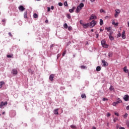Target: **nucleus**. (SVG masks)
Masks as SVG:
<instances>
[{
    "label": "nucleus",
    "mask_w": 129,
    "mask_h": 129,
    "mask_svg": "<svg viewBox=\"0 0 129 129\" xmlns=\"http://www.w3.org/2000/svg\"><path fill=\"white\" fill-rule=\"evenodd\" d=\"M127 25H128V27H129V22H128Z\"/></svg>",
    "instance_id": "63"
},
{
    "label": "nucleus",
    "mask_w": 129,
    "mask_h": 129,
    "mask_svg": "<svg viewBox=\"0 0 129 129\" xmlns=\"http://www.w3.org/2000/svg\"><path fill=\"white\" fill-rule=\"evenodd\" d=\"M100 13H104V10H103V9H101L100 10Z\"/></svg>",
    "instance_id": "44"
},
{
    "label": "nucleus",
    "mask_w": 129,
    "mask_h": 129,
    "mask_svg": "<svg viewBox=\"0 0 129 129\" xmlns=\"http://www.w3.org/2000/svg\"><path fill=\"white\" fill-rule=\"evenodd\" d=\"M123 69L125 73H128V70L126 69V67H124Z\"/></svg>",
    "instance_id": "16"
},
{
    "label": "nucleus",
    "mask_w": 129,
    "mask_h": 129,
    "mask_svg": "<svg viewBox=\"0 0 129 129\" xmlns=\"http://www.w3.org/2000/svg\"><path fill=\"white\" fill-rule=\"evenodd\" d=\"M81 68L82 69H85V68H86V67H85V66H81Z\"/></svg>",
    "instance_id": "33"
},
{
    "label": "nucleus",
    "mask_w": 129,
    "mask_h": 129,
    "mask_svg": "<svg viewBox=\"0 0 129 129\" xmlns=\"http://www.w3.org/2000/svg\"><path fill=\"white\" fill-rule=\"evenodd\" d=\"M112 24L113 25H115V22H114V20H112Z\"/></svg>",
    "instance_id": "48"
},
{
    "label": "nucleus",
    "mask_w": 129,
    "mask_h": 129,
    "mask_svg": "<svg viewBox=\"0 0 129 129\" xmlns=\"http://www.w3.org/2000/svg\"><path fill=\"white\" fill-rule=\"evenodd\" d=\"M124 34H125V32L124 31V30H123L121 34V37L122 39H125V35H124Z\"/></svg>",
    "instance_id": "14"
},
{
    "label": "nucleus",
    "mask_w": 129,
    "mask_h": 129,
    "mask_svg": "<svg viewBox=\"0 0 129 129\" xmlns=\"http://www.w3.org/2000/svg\"><path fill=\"white\" fill-rule=\"evenodd\" d=\"M93 129H96V127H93Z\"/></svg>",
    "instance_id": "58"
},
{
    "label": "nucleus",
    "mask_w": 129,
    "mask_h": 129,
    "mask_svg": "<svg viewBox=\"0 0 129 129\" xmlns=\"http://www.w3.org/2000/svg\"><path fill=\"white\" fill-rule=\"evenodd\" d=\"M123 99L125 101H128L129 100V96L128 95H125L123 97Z\"/></svg>",
    "instance_id": "10"
},
{
    "label": "nucleus",
    "mask_w": 129,
    "mask_h": 129,
    "mask_svg": "<svg viewBox=\"0 0 129 129\" xmlns=\"http://www.w3.org/2000/svg\"><path fill=\"white\" fill-rule=\"evenodd\" d=\"M54 77H55V75L54 74H51L49 76V79L50 81H53L54 80Z\"/></svg>",
    "instance_id": "9"
},
{
    "label": "nucleus",
    "mask_w": 129,
    "mask_h": 129,
    "mask_svg": "<svg viewBox=\"0 0 129 129\" xmlns=\"http://www.w3.org/2000/svg\"><path fill=\"white\" fill-rule=\"evenodd\" d=\"M64 6H65V7H68V4L67 3V1H66L64 4H63Z\"/></svg>",
    "instance_id": "29"
},
{
    "label": "nucleus",
    "mask_w": 129,
    "mask_h": 129,
    "mask_svg": "<svg viewBox=\"0 0 129 129\" xmlns=\"http://www.w3.org/2000/svg\"><path fill=\"white\" fill-rule=\"evenodd\" d=\"M116 120H117V118H114V119H113L114 122H116Z\"/></svg>",
    "instance_id": "40"
},
{
    "label": "nucleus",
    "mask_w": 129,
    "mask_h": 129,
    "mask_svg": "<svg viewBox=\"0 0 129 129\" xmlns=\"http://www.w3.org/2000/svg\"><path fill=\"white\" fill-rule=\"evenodd\" d=\"M51 10H54V6L51 7Z\"/></svg>",
    "instance_id": "52"
},
{
    "label": "nucleus",
    "mask_w": 129,
    "mask_h": 129,
    "mask_svg": "<svg viewBox=\"0 0 129 129\" xmlns=\"http://www.w3.org/2000/svg\"><path fill=\"white\" fill-rule=\"evenodd\" d=\"M68 30L69 31H72V27L71 26H69Z\"/></svg>",
    "instance_id": "32"
},
{
    "label": "nucleus",
    "mask_w": 129,
    "mask_h": 129,
    "mask_svg": "<svg viewBox=\"0 0 129 129\" xmlns=\"http://www.w3.org/2000/svg\"><path fill=\"white\" fill-rule=\"evenodd\" d=\"M7 57H8V58H12V55H11V54H8V55H7Z\"/></svg>",
    "instance_id": "38"
},
{
    "label": "nucleus",
    "mask_w": 129,
    "mask_h": 129,
    "mask_svg": "<svg viewBox=\"0 0 129 129\" xmlns=\"http://www.w3.org/2000/svg\"><path fill=\"white\" fill-rule=\"evenodd\" d=\"M108 16H106L105 17V19H108Z\"/></svg>",
    "instance_id": "59"
},
{
    "label": "nucleus",
    "mask_w": 129,
    "mask_h": 129,
    "mask_svg": "<svg viewBox=\"0 0 129 129\" xmlns=\"http://www.w3.org/2000/svg\"><path fill=\"white\" fill-rule=\"evenodd\" d=\"M2 22H3L4 23H6V20L5 19H3V20H2Z\"/></svg>",
    "instance_id": "53"
},
{
    "label": "nucleus",
    "mask_w": 129,
    "mask_h": 129,
    "mask_svg": "<svg viewBox=\"0 0 129 129\" xmlns=\"http://www.w3.org/2000/svg\"><path fill=\"white\" fill-rule=\"evenodd\" d=\"M71 128H74V129L77 128V127H76V126H75V125H71Z\"/></svg>",
    "instance_id": "27"
},
{
    "label": "nucleus",
    "mask_w": 129,
    "mask_h": 129,
    "mask_svg": "<svg viewBox=\"0 0 129 129\" xmlns=\"http://www.w3.org/2000/svg\"><path fill=\"white\" fill-rule=\"evenodd\" d=\"M58 6L59 7H62V6H63V4L62 3H58Z\"/></svg>",
    "instance_id": "37"
},
{
    "label": "nucleus",
    "mask_w": 129,
    "mask_h": 129,
    "mask_svg": "<svg viewBox=\"0 0 129 129\" xmlns=\"http://www.w3.org/2000/svg\"><path fill=\"white\" fill-rule=\"evenodd\" d=\"M12 73L13 75L16 76V75L18 74V70H17V69H14L12 70Z\"/></svg>",
    "instance_id": "6"
},
{
    "label": "nucleus",
    "mask_w": 129,
    "mask_h": 129,
    "mask_svg": "<svg viewBox=\"0 0 129 129\" xmlns=\"http://www.w3.org/2000/svg\"><path fill=\"white\" fill-rule=\"evenodd\" d=\"M58 110H59V109H55V110H54L53 112L54 114H59Z\"/></svg>",
    "instance_id": "17"
},
{
    "label": "nucleus",
    "mask_w": 129,
    "mask_h": 129,
    "mask_svg": "<svg viewBox=\"0 0 129 129\" xmlns=\"http://www.w3.org/2000/svg\"><path fill=\"white\" fill-rule=\"evenodd\" d=\"M95 19H96V16H95L93 14H92L90 17V21H91L92 20H95Z\"/></svg>",
    "instance_id": "11"
},
{
    "label": "nucleus",
    "mask_w": 129,
    "mask_h": 129,
    "mask_svg": "<svg viewBox=\"0 0 129 129\" xmlns=\"http://www.w3.org/2000/svg\"><path fill=\"white\" fill-rule=\"evenodd\" d=\"M112 34H113V32L110 31L109 36H111V35H112Z\"/></svg>",
    "instance_id": "39"
},
{
    "label": "nucleus",
    "mask_w": 129,
    "mask_h": 129,
    "mask_svg": "<svg viewBox=\"0 0 129 129\" xmlns=\"http://www.w3.org/2000/svg\"><path fill=\"white\" fill-rule=\"evenodd\" d=\"M109 38L111 41H113V40H114V38L112 35H109Z\"/></svg>",
    "instance_id": "18"
},
{
    "label": "nucleus",
    "mask_w": 129,
    "mask_h": 129,
    "mask_svg": "<svg viewBox=\"0 0 129 129\" xmlns=\"http://www.w3.org/2000/svg\"><path fill=\"white\" fill-rule=\"evenodd\" d=\"M8 34L9 35V36H10V37H13V35L12 34V33H11V32H9V33H8Z\"/></svg>",
    "instance_id": "43"
},
{
    "label": "nucleus",
    "mask_w": 129,
    "mask_h": 129,
    "mask_svg": "<svg viewBox=\"0 0 129 129\" xmlns=\"http://www.w3.org/2000/svg\"><path fill=\"white\" fill-rule=\"evenodd\" d=\"M4 84H5V82H0V88H2V87H3Z\"/></svg>",
    "instance_id": "21"
},
{
    "label": "nucleus",
    "mask_w": 129,
    "mask_h": 129,
    "mask_svg": "<svg viewBox=\"0 0 129 129\" xmlns=\"http://www.w3.org/2000/svg\"><path fill=\"white\" fill-rule=\"evenodd\" d=\"M38 16L37 15V14L35 13L33 14V17L34 18V19H37V18H38Z\"/></svg>",
    "instance_id": "23"
},
{
    "label": "nucleus",
    "mask_w": 129,
    "mask_h": 129,
    "mask_svg": "<svg viewBox=\"0 0 129 129\" xmlns=\"http://www.w3.org/2000/svg\"><path fill=\"white\" fill-rule=\"evenodd\" d=\"M84 7V4L83 3H81L77 8L76 10V13L77 14H78L80 12V10H82L83 9V7Z\"/></svg>",
    "instance_id": "1"
},
{
    "label": "nucleus",
    "mask_w": 129,
    "mask_h": 129,
    "mask_svg": "<svg viewBox=\"0 0 129 129\" xmlns=\"http://www.w3.org/2000/svg\"><path fill=\"white\" fill-rule=\"evenodd\" d=\"M8 104V102L6 101L5 102H1L0 104V108H3V106L7 105Z\"/></svg>",
    "instance_id": "7"
},
{
    "label": "nucleus",
    "mask_w": 129,
    "mask_h": 129,
    "mask_svg": "<svg viewBox=\"0 0 129 129\" xmlns=\"http://www.w3.org/2000/svg\"><path fill=\"white\" fill-rule=\"evenodd\" d=\"M50 11H51V8H50V7H48L47 8V12H50Z\"/></svg>",
    "instance_id": "42"
},
{
    "label": "nucleus",
    "mask_w": 129,
    "mask_h": 129,
    "mask_svg": "<svg viewBox=\"0 0 129 129\" xmlns=\"http://www.w3.org/2000/svg\"><path fill=\"white\" fill-rule=\"evenodd\" d=\"M27 15H28V12H25L24 13V17L25 19H27Z\"/></svg>",
    "instance_id": "19"
},
{
    "label": "nucleus",
    "mask_w": 129,
    "mask_h": 129,
    "mask_svg": "<svg viewBox=\"0 0 129 129\" xmlns=\"http://www.w3.org/2000/svg\"><path fill=\"white\" fill-rule=\"evenodd\" d=\"M127 113H125L123 116V117H124V118H126L127 117Z\"/></svg>",
    "instance_id": "28"
},
{
    "label": "nucleus",
    "mask_w": 129,
    "mask_h": 129,
    "mask_svg": "<svg viewBox=\"0 0 129 129\" xmlns=\"http://www.w3.org/2000/svg\"><path fill=\"white\" fill-rule=\"evenodd\" d=\"M101 45L104 48H107V47H108V45H107V44H105V40H103L101 41Z\"/></svg>",
    "instance_id": "5"
},
{
    "label": "nucleus",
    "mask_w": 129,
    "mask_h": 129,
    "mask_svg": "<svg viewBox=\"0 0 129 129\" xmlns=\"http://www.w3.org/2000/svg\"><path fill=\"white\" fill-rule=\"evenodd\" d=\"M66 54V50H64V51L62 53V57H64L65 55Z\"/></svg>",
    "instance_id": "34"
},
{
    "label": "nucleus",
    "mask_w": 129,
    "mask_h": 129,
    "mask_svg": "<svg viewBox=\"0 0 129 129\" xmlns=\"http://www.w3.org/2000/svg\"><path fill=\"white\" fill-rule=\"evenodd\" d=\"M110 116V113L109 112L107 113V116Z\"/></svg>",
    "instance_id": "47"
},
{
    "label": "nucleus",
    "mask_w": 129,
    "mask_h": 129,
    "mask_svg": "<svg viewBox=\"0 0 129 129\" xmlns=\"http://www.w3.org/2000/svg\"><path fill=\"white\" fill-rule=\"evenodd\" d=\"M102 63L104 67H107V66H108V63L105 61V60H102Z\"/></svg>",
    "instance_id": "8"
},
{
    "label": "nucleus",
    "mask_w": 129,
    "mask_h": 129,
    "mask_svg": "<svg viewBox=\"0 0 129 129\" xmlns=\"http://www.w3.org/2000/svg\"><path fill=\"white\" fill-rule=\"evenodd\" d=\"M36 1H40V0H36Z\"/></svg>",
    "instance_id": "64"
},
{
    "label": "nucleus",
    "mask_w": 129,
    "mask_h": 129,
    "mask_svg": "<svg viewBox=\"0 0 129 129\" xmlns=\"http://www.w3.org/2000/svg\"><path fill=\"white\" fill-rule=\"evenodd\" d=\"M5 113H6V112H3L2 113V114H5Z\"/></svg>",
    "instance_id": "57"
},
{
    "label": "nucleus",
    "mask_w": 129,
    "mask_h": 129,
    "mask_svg": "<svg viewBox=\"0 0 129 129\" xmlns=\"http://www.w3.org/2000/svg\"><path fill=\"white\" fill-rule=\"evenodd\" d=\"M108 56H109V57H112V53H111V52H109V53H108Z\"/></svg>",
    "instance_id": "31"
},
{
    "label": "nucleus",
    "mask_w": 129,
    "mask_h": 129,
    "mask_svg": "<svg viewBox=\"0 0 129 129\" xmlns=\"http://www.w3.org/2000/svg\"><path fill=\"white\" fill-rule=\"evenodd\" d=\"M101 70V68H100V67L99 66H98L97 68H96V71H100Z\"/></svg>",
    "instance_id": "20"
},
{
    "label": "nucleus",
    "mask_w": 129,
    "mask_h": 129,
    "mask_svg": "<svg viewBox=\"0 0 129 129\" xmlns=\"http://www.w3.org/2000/svg\"><path fill=\"white\" fill-rule=\"evenodd\" d=\"M114 114L116 115V116H119V114L117 112H115Z\"/></svg>",
    "instance_id": "35"
},
{
    "label": "nucleus",
    "mask_w": 129,
    "mask_h": 129,
    "mask_svg": "<svg viewBox=\"0 0 129 129\" xmlns=\"http://www.w3.org/2000/svg\"><path fill=\"white\" fill-rule=\"evenodd\" d=\"M67 17H68V19H70V18H71V16L70 15H69V14H68V15H67Z\"/></svg>",
    "instance_id": "45"
},
{
    "label": "nucleus",
    "mask_w": 129,
    "mask_h": 129,
    "mask_svg": "<svg viewBox=\"0 0 129 129\" xmlns=\"http://www.w3.org/2000/svg\"><path fill=\"white\" fill-rule=\"evenodd\" d=\"M80 23L81 24V25H82V26H83L84 23H82V21H80Z\"/></svg>",
    "instance_id": "49"
},
{
    "label": "nucleus",
    "mask_w": 129,
    "mask_h": 129,
    "mask_svg": "<svg viewBox=\"0 0 129 129\" xmlns=\"http://www.w3.org/2000/svg\"><path fill=\"white\" fill-rule=\"evenodd\" d=\"M120 36H121V34L120 33H118V34H117V37H118V38H119V37H120Z\"/></svg>",
    "instance_id": "46"
},
{
    "label": "nucleus",
    "mask_w": 129,
    "mask_h": 129,
    "mask_svg": "<svg viewBox=\"0 0 129 129\" xmlns=\"http://www.w3.org/2000/svg\"><path fill=\"white\" fill-rule=\"evenodd\" d=\"M110 90H113V86H111L110 87Z\"/></svg>",
    "instance_id": "41"
},
{
    "label": "nucleus",
    "mask_w": 129,
    "mask_h": 129,
    "mask_svg": "<svg viewBox=\"0 0 129 129\" xmlns=\"http://www.w3.org/2000/svg\"><path fill=\"white\" fill-rule=\"evenodd\" d=\"M91 32H94L93 29H91Z\"/></svg>",
    "instance_id": "60"
},
{
    "label": "nucleus",
    "mask_w": 129,
    "mask_h": 129,
    "mask_svg": "<svg viewBox=\"0 0 129 129\" xmlns=\"http://www.w3.org/2000/svg\"><path fill=\"white\" fill-rule=\"evenodd\" d=\"M97 22L94 21V20H93L90 23V26L91 27V28H93V27H94V26H95V25H96Z\"/></svg>",
    "instance_id": "3"
},
{
    "label": "nucleus",
    "mask_w": 129,
    "mask_h": 129,
    "mask_svg": "<svg viewBox=\"0 0 129 129\" xmlns=\"http://www.w3.org/2000/svg\"><path fill=\"white\" fill-rule=\"evenodd\" d=\"M100 26H102L103 25V20H102V19L100 20Z\"/></svg>",
    "instance_id": "22"
},
{
    "label": "nucleus",
    "mask_w": 129,
    "mask_h": 129,
    "mask_svg": "<svg viewBox=\"0 0 129 129\" xmlns=\"http://www.w3.org/2000/svg\"><path fill=\"white\" fill-rule=\"evenodd\" d=\"M100 32H102L103 31L102 29H100Z\"/></svg>",
    "instance_id": "61"
},
{
    "label": "nucleus",
    "mask_w": 129,
    "mask_h": 129,
    "mask_svg": "<svg viewBox=\"0 0 129 129\" xmlns=\"http://www.w3.org/2000/svg\"><path fill=\"white\" fill-rule=\"evenodd\" d=\"M19 10L21 11V12H24L26 10V8H24V6H20L19 7Z\"/></svg>",
    "instance_id": "12"
},
{
    "label": "nucleus",
    "mask_w": 129,
    "mask_h": 129,
    "mask_svg": "<svg viewBox=\"0 0 129 129\" xmlns=\"http://www.w3.org/2000/svg\"><path fill=\"white\" fill-rule=\"evenodd\" d=\"M126 109L127 110H129V105L127 106L126 107Z\"/></svg>",
    "instance_id": "50"
},
{
    "label": "nucleus",
    "mask_w": 129,
    "mask_h": 129,
    "mask_svg": "<svg viewBox=\"0 0 129 129\" xmlns=\"http://www.w3.org/2000/svg\"><path fill=\"white\" fill-rule=\"evenodd\" d=\"M106 29L107 30V32H110V30H111V27L106 28Z\"/></svg>",
    "instance_id": "25"
},
{
    "label": "nucleus",
    "mask_w": 129,
    "mask_h": 129,
    "mask_svg": "<svg viewBox=\"0 0 129 129\" xmlns=\"http://www.w3.org/2000/svg\"><path fill=\"white\" fill-rule=\"evenodd\" d=\"M119 129H125L124 127H120Z\"/></svg>",
    "instance_id": "54"
},
{
    "label": "nucleus",
    "mask_w": 129,
    "mask_h": 129,
    "mask_svg": "<svg viewBox=\"0 0 129 129\" xmlns=\"http://www.w3.org/2000/svg\"><path fill=\"white\" fill-rule=\"evenodd\" d=\"M121 102H122V101H121V99H120V98H118L117 99L116 102H114L112 103V105H113V106H116V105H117V104H118V103H121Z\"/></svg>",
    "instance_id": "2"
},
{
    "label": "nucleus",
    "mask_w": 129,
    "mask_h": 129,
    "mask_svg": "<svg viewBox=\"0 0 129 129\" xmlns=\"http://www.w3.org/2000/svg\"><path fill=\"white\" fill-rule=\"evenodd\" d=\"M115 26H118V23H116L114 24Z\"/></svg>",
    "instance_id": "51"
},
{
    "label": "nucleus",
    "mask_w": 129,
    "mask_h": 129,
    "mask_svg": "<svg viewBox=\"0 0 129 129\" xmlns=\"http://www.w3.org/2000/svg\"><path fill=\"white\" fill-rule=\"evenodd\" d=\"M103 101H106L108 100V99L106 98H103L102 99Z\"/></svg>",
    "instance_id": "30"
},
{
    "label": "nucleus",
    "mask_w": 129,
    "mask_h": 129,
    "mask_svg": "<svg viewBox=\"0 0 129 129\" xmlns=\"http://www.w3.org/2000/svg\"><path fill=\"white\" fill-rule=\"evenodd\" d=\"M63 27L64 29H67L68 28V25H67V23H64Z\"/></svg>",
    "instance_id": "24"
},
{
    "label": "nucleus",
    "mask_w": 129,
    "mask_h": 129,
    "mask_svg": "<svg viewBox=\"0 0 129 129\" xmlns=\"http://www.w3.org/2000/svg\"><path fill=\"white\" fill-rule=\"evenodd\" d=\"M126 124L128 127H129V121H126Z\"/></svg>",
    "instance_id": "36"
},
{
    "label": "nucleus",
    "mask_w": 129,
    "mask_h": 129,
    "mask_svg": "<svg viewBox=\"0 0 129 129\" xmlns=\"http://www.w3.org/2000/svg\"><path fill=\"white\" fill-rule=\"evenodd\" d=\"M49 22V21H48V20H45V23H48Z\"/></svg>",
    "instance_id": "55"
},
{
    "label": "nucleus",
    "mask_w": 129,
    "mask_h": 129,
    "mask_svg": "<svg viewBox=\"0 0 129 129\" xmlns=\"http://www.w3.org/2000/svg\"><path fill=\"white\" fill-rule=\"evenodd\" d=\"M82 98H85L86 97V95L85 94H82L81 95Z\"/></svg>",
    "instance_id": "26"
},
{
    "label": "nucleus",
    "mask_w": 129,
    "mask_h": 129,
    "mask_svg": "<svg viewBox=\"0 0 129 129\" xmlns=\"http://www.w3.org/2000/svg\"><path fill=\"white\" fill-rule=\"evenodd\" d=\"M83 28L85 29H86L88 27H89V23H87V24H83Z\"/></svg>",
    "instance_id": "13"
},
{
    "label": "nucleus",
    "mask_w": 129,
    "mask_h": 129,
    "mask_svg": "<svg viewBox=\"0 0 129 129\" xmlns=\"http://www.w3.org/2000/svg\"><path fill=\"white\" fill-rule=\"evenodd\" d=\"M109 125V123H107V125L108 126Z\"/></svg>",
    "instance_id": "62"
},
{
    "label": "nucleus",
    "mask_w": 129,
    "mask_h": 129,
    "mask_svg": "<svg viewBox=\"0 0 129 129\" xmlns=\"http://www.w3.org/2000/svg\"><path fill=\"white\" fill-rule=\"evenodd\" d=\"M96 38H98V34H96Z\"/></svg>",
    "instance_id": "56"
},
{
    "label": "nucleus",
    "mask_w": 129,
    "mask_h": 129,
    "mask_svg": "<svg viewBox=\"0 0 129 129\" xmlns=\"http://www.w3.org/2000/svg\"><path fill=\"white\" fill-rule=\"evenodd\" d=\"M120 14V10L119 9H116L115 10V13L114 14L115 18H117L118 17V14Z\"/></svg>",
    "instance_id": "4"
},
{
    "label": "nucleus",
    "mask_w": 129,
    "mask_h": 129,
    "mask_svg": "<svg viewBox=\"0 0 129 129\" xmlns=\"http://www.w3.org/2000/svg\"><path fill=\"white\" fill-rule=\"evenodd\" d=\"M76 9V7H74L72 8V9L69 10L70 13H73L74 12V10Z\"/></svg>",
    "instance_id": "15"
}]
</instances>
